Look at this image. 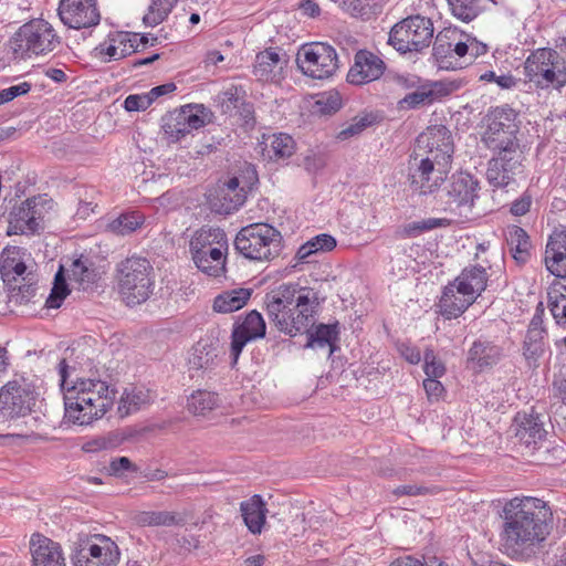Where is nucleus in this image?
Masks as SVG:
<instances>
[{
  "instance_id": "4c0bfd02",
  "label": "nucleus",
  "mask_w": 566,
  "mask_h": 566,
  "mask_svg": "<svg viewBox=\"0 0 566 566\" xmlns=\"http://www.w3.org/2000/svg\"><path fill=\"white\" fill-rule=\"evenodd\" d=\"M245 202L244 193H230L218 189L209 198V205L213 212L219 214H231L240 209Z\"/></svg>"
},
{
  "instance_id": "5701e85b",
  "label": "nucleus",
  "mask_w": 566,
  "mask_h": 566,
  "mask_svg": "<svg viewBox=\"0 0 566 566\" xmlns=\"http://www.w3.org/2000/svg\"><path fill=\"white\" fill-rule=\"evenodd\" d=\"M30 553L32 566H66L61 545L42 534L31 536Z\"/></svg>"
},
{
  "instance_id": "69168bd1",
  "label": "nucleus",
  "mask_w": 566,
  "mask_h": 566,
  "mask_svg": "<svg viewBox=\"0 0 566 566\" xmlns=\"http://www.w3.org/2000/svg\"><path fill=\"white\" fill-rule=\"evenodd\" d=\"M533 205V195L530 190H525L518 198L512 201L510 213L514 217H523L527 214Z\"/></svg>"
},
{
  "instance_id": "58836bf2",
  "label": "nucleus",
  "mask_w": 566,
  "mask_h": 566,
  "mask_svg": "<svg viewBox=\"0 0 566 566\" xmlns=\"http://www.w3.org/2000/svg\"><path fill=\"white\" fill-rule=\"evenodd\" d=\"M427 146L430 151L437 150L443 157L451 158L453 153V140L451 132L444 125H434L428 128Z\"/></svg>"
},
{
  "instance_id": "393cba45",
  "label": "nucleus",
  "mask_w": 566,
  "mask_h": 566,
  "mask_svg": "<svg viewBox=\"0 0 566 566\" xmlns=\"http://www.w3.org/2000/svg\"><path fill=\"white\" fill-rule=\"evenodd\" d=\"M544 263L554 276H566V230L554 231L548 237Z\"/></svg>"
},
{
  "instance_id": "f3484780",
  "label": "nucleus",
  "mask_w": 566,
  "mask_h": 566,
  "mask_svg": "<svg viewBox=\"0 0 566 566\" xmlns=\"http://www.w3.org/2000/svg\"><path fill=\"white\" fill-rule=\"evenodd\" d=\"M266 325L262 315L253 310L242 321L238 319L232 328L230 356L232 365L237 364L244 346L254 339L265 336Z\"/></svg>"
},
{
  "instance_id": "c85d7f7f",
  "label": "nucleus",
  "mask_w": 566,
  "mask_h": 566,
  "mask_svg": "<svg viewBox=\"0 0 566 566\" xmlns=\"http://www.w3.org/2000/svg\"><path fill=\"white\" fill-rule=\"evenodd\" d=\"M276 49L270 48L256 54L253 73L261 81H275L280 77L287 60Z\"/></svg>"
},
{
  "instance_id": "9d476101",
  "label": "nucleus",
  "mask_w": 566,
  "mask_h": 566,
  "mask_svg": "<svg viewBox=\"0 0 566 566\" xmlns=\"http://www.w3.org/2000/svg\"><path fill=\"white\" fill-rule=\"evenodd\" d=\"M119 548L109 537L102 534L80 535L73 543L71 562L73 566H116Z\"/></svg>"
},
{
  "instance_id": "f03ea898",
  "label": "nucleus",
  "mask_w": 566,
  "mask_h": 566,
  "mask_svg": "<svg viewBox=\"0 0 566 566\" xmlns=\"http://www.w3.org/2000/svg\"><path fill=\"white\" fill-rule=\"evenodd\" d=\"M313 287L297 284H282L266 294V314L275 328L294 337L308 332L315 324V316L324 301Z\"/></svg>"
},
{
  "instance_id": "0e129e2a",
  "label": "nucleus",
  "mask_w": 566,
  "mask_h": 566,
  "mask_svg": "<svg viewBox=\"0 0 566 566\" xmlns=\"http://www.w3.org/2000/svg\"><path fill=\"white\" fill-rule=\"evenodd\" d=\"M138 467L133 463L127 457H118L113 459L108 465V472L116 478L124 476L127 472L136 473Z\"/></svg>"
},
{
  "instance_id": "6e6552de",
  "label": "nucleus",
  "mask_w": 566,
  "mask_h": 566,
  "mask_svg": "<svg viewBox=\"0 0 566 566\" xmlns=\"http://www.w3.org/2000/svg\"><path fill=\"white\" fill-rule=\"evenodd\" d=\"M527 80L538 88L566 85V61L558 51L541 48L532 52L524 63Z\"/></svg>"
},
{
  "instance_id": "1a4fd4ad",
  "label": "nucleus",
  "mask_w": 566,
  "mask_h": 566,
  "mask_svg": "<svg viewBox=\"0 0 566 566\" xmlns=\"http://www.w3.org/2000/svg\"><path fill=\"white\" fill-rule=\"evenodd\" d=\"M54 201L46 193L33 196L14 205L8 214V235H33L44 230V218Z\"/></svg>"
},
{
  "instance_id": "6ab92c4d",
  "label": "nucleus",
  "mask_w": 566,
  "mask_h": 566,
  "mask_svg": "<svg viewBox=\"0 0 566 566\" xmlns=\"http://www.w3.org/2000/svg\"><path fill=\"white\" fill-rule=\"evenodd\" d=\"M449 163H433L430 158H423L417 168L410 172L409 182L413 191L420 195L433 193L444 182L446 168Z\"/></svg>"
},
{
  "instance_id": "e2e57ef3",
  "label": "nucleus",
  "mask_w": 566,
  "mask_h": 566,
  "mask_svg": "<svg viewBox=\"0 0 566 566\" xmlns=\"http://www.w3.org/2000/svg\"><path fill=\"white\" fill-rule=\"evenodd\" d=\"M423 370L428 378H440L446 373V367L441 360H439L432 349H426L423 355Z\"/></svg>"
},
{
  "instance_id": "774afa93",
  "label": "nucleus",
  "mask_w": 566,
  "mask_h": 566,
  "mask_svg": "<svg viewBox=\"0 0 566 566\" xmlns=\"http://www.w3.org/2000/svg\"><path fill=\"white\" fill-rule=\"evenodd\" d=\"M234 116L243 122V125L249 128H253L255 125L254 105L248 102L245 98L240 103L239 108L234 112Z\"/></svg>"
},
{
  "instance_id": "ea45409f",
  "label": "nucleus",
  "mask_w": 566,
  "mask_h": 566,
  "mask_svg": "<svg viewBox=\"0 0 566 566\" xmlns=\"http://www.w3.org/2000/svg\"><path fill=\"white\" fill-rule=\"evenodd\" d=\"M336 244V239L333 235L328 233L317 234L297 249L295 259L300 262H304L313 254L334 250Z\"/></svg>"
},
{
  "instance_id": "a878e982",
  "label": "nucleus",
  "mask_w": 566,
  "mask_h": 566,
  "mask_svg": "<svg viewBox=\"0 0 566 566\" xmlns=\"http://www.w3.org/2000/svg\"><path fill=\"white\" fill-rule=\"evenodd\" d=\"M227 245L226 232L220 228H201L190 240L189 251L195 263L206 261L207 250L218 248L219 244Z\"/></svg>"
},
{
  "instance_id": "09e8293b",
  "label": "nucleus",
  "mask_w": 566,
  "mask_h": 566,
  "mask_svg": "<svg viewBox=\"0 0 566 566\" xmlns=\"http://www.w3.org/2000/svg\"><path fill=\"white\" fill-rule=\"evenodd\" d=\"M244 98L245 91L241 86L235 85H231L217 96L221 113L229 116H234V112Z\"/></svg>"
},
{
  "instance_id": "680f3d73",
  "label": "nucleus",
  "mask_w": 566,
  "mask_h": 566,
  "mask_svg": "<svg viewBox=\"0 0 566 566\" xmlns=\"http://www.w3.org/2000/svg\"><path fill=\"white\" fill-rule=\"evenodd\" d=\"M547 307L554 317L556 324L559 326L566 327V295L562 296H548L547 297Z\"/></svg>"
},
{
  "instance_id": "72a5a7b5",
  "label": "nucleus",
  "mask_w": 566,
  "mask_h": 566,
  "mask_svg": "<svg viewBox=\"0 0 566 566\" xmlns=\"http://www.w3.org/2000/svg\"><path fill=\"white\" fill-rule=\"evenodd\" d=\"M69 272L70 280L77 283L83 291L91 289L98 277L93 260L83 255L73 260Z\"/></svg>"
},
{
  "instance_id": "423d86ee",
  "label": "nucleus",
  "mask_w": 566,
  "mask_h": 566,
  "mask_svg": "<svg viewBox=\"0 0 566 566\" xmlns=\"http://www.w3.org/2000/svg\"><path fill=\"white\" fill-rule=\"evenodd\" d=\"M235 250L252 261H271L283 249L281 232L269 223H252L243 227L234 239Z\"/></svg>"
},
{
  "instance_id": "864d4df0",
  "label": "nucleus",
  "mask_w": 566,
  "mask_h": 566,
  "mask_svg": "<svg viewBox=\"0 0 566 566\" xmlns=\"http://www.w3.org/2000/svg\"><path fill=\"white\" fill-rule=\"evenodd\" d=\"M374 122L375 116L373 114L357 116L353 118V122L347 127H345L337 134V138L339 140H346L350 137L357 136L367 127L371 126Z\"/></svg>"
},
{
  "instance_id": "7c9ffc66",
  "label": "nucleus",
  "mask_w": 566,
  "mask_h": 566,
  "mask_svg": "<svg viewBox=\"0 0 566 566\" xmlns=\"http://www.w3.org/2000/svg\"><path fill=\"white\" fill-rule=\"evenodd\" d=\"M240 510L243 522L252 534H260L266 518V507L261 495L254 494L249 500L241 502Z\"/></svg>"
},
{
  "instance_id": "bf43d9fd",
  "label": "nucleus",
  "mask_w": 566,
  "mask_h": 566,
  "mask_svg": "<svg viewBox=\"0 0 566 566\" xmlns=\"http://www.w3.org/2000/svg\"><path fill=\"white\" fill-rule=\"evenodd\" d=\"M440 491L441 489L436 485L405 484L397 486L392 494L396 496H426L438 494Z\"/></svg>"
},
{
  "instance_id": "37998d69",
  "label": "nucleus",
  "mask_w": 566,
  "mask_h": 566,
  "mask_svg": "<svg viewBox=\"0 0 566 566\" xmlns=\"http://www.w3.org/2000/svg\"><path fill=\"white\" fill-rule=\"evenodd\" d=\"M184 114L185 111L175 109L163 116L161 128L169 143H177L189 134Z\"/></svg>"
},
{
  "instance_id": "ddd939ff",
  "label": "nucleus",
  "mask_w": 566,
  "mask_h": 566,
  "mask_svg": "<svg viewBox=\"0 0 566 566\" xmlns=\"http://www.w3.org/2000/svg\"><path fill=\"white\" fill-rule=\"evenodd\" d=\"M486 127L482 140L489 149L509 147V143L518 144L516 134L520 129L517 113L510 105L491 107L483 117Z\"/></svg>"
},
{
  "instance_id": "2eb2a0df",
  "label": "nucleus",
  "mask_w": 566,
  "mask_h": 566,
  "mask_svg": "<svg viewBox=\"0 0 566 566\" xmlns=\"http://www.w3.org/2000/svg\"><path fill=\"white\" fill-rule=\"evenodd\" d=\"M296 64L304 75L324 80L334 75L338 69V59L333 46L314 42L301 46L296 55Z\"/></svg>"
},
{
  "instance_id": "f704fd0d",
  "label": "nucleus",
  "mask_w": 566,
  "mask_h": 566,
  "mask_svg": "<svg viewBox=\"0 0 566 566\" xmlns=\"http://www.w3.org/2000/svg\"><path fill=\"white\" fill-rule=\"evenodd\" d=\"M251 294L252 290L244 287L223 292L214 298L213 310L218 313H231L239 311L250 300Z\"/></svg>"
},
{
  "instance_id": "9b49d317",
  "label": "nucleus",
  "mask_w": 566,
  "mask_h": 566,
  "mask_svg": "<svg viewBox=\"0 0 566 566\" xmlns=\"http://www.w3.org/2000/svg\"><path fill=\"white\" fill-rule=\"evenodd\" d=\"M433 38V23L423 15H409L397 22L389 32L388 43L398 52H420Z\"/></svg>"
},
{
  "instance_id": "20e7f679",
  "label": "nucleus",
  "mask_w": 566,
  "mask_h": 566,
  "mask_svg": "<svg viewBox=\"0 0 566 566\" xmlns=\"http://www.w3.org/2000/svg\"><path fill=\"white\" fill-rule=\"evenodd\" d=\"M59 44L60 38L53 27L43 19H34L21 25L3 45L0 63L7 65L30 59L32 55H44L52 52Z\"/></svg>"
},
{
  "instance_id": "f257e3e1",
  "label": "nucleus",
  "mask_w": 566,
  "mask_h": 566,
  "mask_svg": "<svg viewBox=\"0 0 566 566\" xmlns=\"http://www.w3.org/2000/svg\"><path fill=\"white\" fill-rule=\"evenodd\" d=\"M502 518L503 553L514 560L526 562L536 555L538 545L548 535L553 513L541 499L514 497L503 506Z\"/></svg>"
},
{
  "instance_id": "4be33fe9",
  "label": "nucleus",
  "mask_w": 566,
  "mask_h": 566,
  "mask_svg": "<svg viewBox=\"0 0 566 566\" xmlns=\"http://www.w3.org/2000/svg\"><path fill=\"white\" fill-rule=\"evenodd\" d=\"M480 181L473 175L464 171L452 175L447 187L449 202L458 207L474 206L479 198Z\"/></svg>"
},
{
  "instance_id": "5fc2aeb1",
  "label": "nucleus",
  "mask_w": 566,
  "mask_h": 566,
  "mask_svg": "<svg viewBox=\"0 0 566 566\" xmlns=\"http://www.w3.org/2000/svg\"><path fill=\"white\" fill-rule=\"evenodd\" d=\"M449 224V220L441 218H428L421 221H415L408 223L405 227V233L407 237H417L422 232L433 230L436 228L446 227Z\"/></svg>"
},
{
  "instance_id": "dca6fc26",
  "label": "nucleus",
  "mask_w": 566,
  "mask_h": 566,
  "mask_svg": "<svg viewBox=\"0 0 566 566\" xmlns=\"http://www.w3.org/2000/svg\"><path fill=\"white\" fill-rule=\"evenodd\" d=\"M460 87L455 81H424L397 103L398 109L409 111L433 104L436 101L450 95Z\"/></svg>"
},
{
  "instance_id": "c9c22d12",
  "label": "nucleus",
  "mask_w": 566,
  "mask_h": 566,
  "mask_svg": "<svg viewBox=\"0 0 566 566\" xmlns=\"http://www.w3.org/2000/svg\"><path fill=\"white\" fill-rule=\"evenodd\" d=\"M228 244H219L218 248L207 250L206 261L195 263L199 271L211 277H220L226 274Z\"/></svg>"
},
{
  "instance_id": "473e14b6",
  "label": "nucleus",
  "mask_w": 566,
  "mask_h": 566,
  "mask_svg": "<svg viewBox=\"0 0 566 566\" xmlns=\"http://www.w3.org/2000/svg\"><path fill=\"white\" fill-rule=\"evenodd\" d=\"M455 291L454 284L446 286L439 300V312L446 319L459 317L475 301V297L460 298L455 295Z\"/></svg>"
},
{
  "instance_id": "c756f323",
  "label": "nucleus",
  "mask_w": 566,
  "mask_h": 566,
  "mask_svg": "<svg viewBox=\"0 0 566 566\" xmlns=\"http://www.w3.org/2000/svg\"><path fill=\"white\" fill-rule=\"evenodd\" d=\"M505 240L512 258L517 264H525L531 259L532 241L528 233L516 224L506 227Z\"/></svg>"
},
{
  "instance_id": "a18cd8bd",
  "label": "nucleus",
  "mask_w": 566,
  "mask_h": 566,
  "mask_svg": "<svg viewBox=\"0 0 566 566\" xmlns=\"http://www.w3.org/2000/svg\"><path fill=\"white\" fill-rule=\"evenodd\" d=\"M144 223V217L138 211L125 212L112 220L107 229L118 235H128Z\"/></svg>"
},
{
  "instance_id": "e433bc0d",
  "label": "nucleus",
  "mask_w": 566,
  "mask_h": 566,
  "mask_svg": "<svg viewBox=\"0 0 566 566\" xmlns=\"http://www.w3.org/2000/svg\"><path fill=\"white\" fill-rule=\"evenodd\" d=\"M221 399L218 394L207 390L193 391L188 398L187 408L193 416H207L219 408Z\"/></svg>"
},
{
  "instance_id": "aec40b11",
  "label": "nucleus",
  "mask_w": 566,
  "mask_h": 566,
  "mask_svg": "<svg viewBox=\"0 0 566 566\" xmlns=\"http://www.w3.org/2000/svg\"><path fill=\"white\" fill-rule=\"evenodd\" d=\"M385 70L386 64L378 55L368 50H359L347 73V81L354 85H364L378 80Z\"/></svg>"
},
{
  "instance_id": "c03bdc74",
  "label": "nucleus",
  "mask_w": 566,
  "mask_h": 566,
  "mask_svg": "<svg viewBox=\"0 0 566 566\" xmlns=\"http://www.w3.org/2000/svg\"><path fill=\"white\" fill-rule=\"evenodd\" d=\"M382 0H342V8L352 17L369 20L382 10Z\"/></svg>"
},
{
  "instance_id": "8fccbe9b",
  "label": "nucleus",
  "mask_w": 566,
  "mask_h": 566,
  "mask_svg": "<svg viewBox=\"0 0 566 566\" xmlns=\"http://www.w3.org/2000/svg\"><path fill=\"white\" fill-rule=\"evenodd\" d=\"M218 354L211 345L198 343L189 358V364L195 369H210L216 365Z\"/></svg>"
},
{
  "instance_id": "603ef678",
  "label": "nucleus",
  "mask_w": 566,
  "mask_h": 566,
  "mask_svg": "<svg viewBox=\"0 0 566 566\" xmlns=\"http://www.w3.org/2000/svg\"><path fill=\"white\" fill-rule=\"evenodd\" d=\"M270 148L269 153H273V155L270 156L271 158L275 160L286 159L294 154L295 142L290 135L279 133L272 136Z\"/></svg>"
},
{
  "instance_id": "a211bd4d",
  "label": "nucleus",
  "mask_w": 566,
  "mask_h": 566,
  "mask_svg": "<svg viewBox=\"0 0 566 566\" xmlns=\"http://www.w3.org/2000/svg\"><path fill=\"white\" fill-rule=\"evenodd\" d=\"M59 15L61 21L72 29L94 27L101 19L96 0H61Z\"/></svg>"
},
{
  "instance_id": "3c124183",
  "label": "nucleus",
  "mask_w": 566,
  "mask_h": 566,
  "mask_svg": "<svg viewBox=\"0 0 566 566\" xmlns=\"http://www.w3.org/2000/svg\"><path fill=\"white\" fill-rule=\"evenodd\" d=\"M70 294V289L64 275V266L61 265L54 276L51 293L46 298L45 305L49 308H59L65 297Z\"/></svg>"
},
{
  "instance_id": "13d9d810",
  "label": "nucleus",
  "mask_w": 566,
  "mask_h": 566,
  "mask_svg": "<svg viewBox=\"0 0 566 566\" xmlns=\"http://www.w3.org/2000/svg\"><path fill=\"white\" fill-rule=\"evenodd\" d=\"M247 171L249 174V181L244 185H241V181L238 177L230 178L227 182L223 184L219 189L227 191L230 193H244L247 196L248 190L251 189V186L258 181V175L253 167H248Z\"/></svg>"
},
{
  "instance_id": "412c9836",
  "label": "nucleus",
  "mask_w": 566,
  "mask_h": 566,
  "mask_svg": "<svg viewBox=\"0 0 566 566\" xmlns=\"http://www.w3.org/2000/svg\"><path fill=\"white\" fill-rule=\"evenodd\" d=\"M503 348L494 342L480 337L473 342L467 353V368L474 373L492 369L503 358Z\"/></svg>"
},
{
  "instance_id": "de8ad7c7",
  "label": "nucleus",
  "mask_w": 566,
  "mask_h": 566,
  "mask_svg": "<svg viewBox=\"0 0 566 566\" xmlns=\"http://www.w3.org/2000/svg\"><path fill=\"white\" fill-rule=\"evenodd\" d=\"M179 0H151L143 22L148 27H156L164 22Z\"/></svg>"
},
{
  "instance_id": "49530a36",
  "label": "nucleus",
  "mask_w": 566,
  "mask_h": 566,
  "mask_svg": "<svg viewBox=\"0 0 566 566\" xmlns=\"http://www.w3.org/2000/svg\"><path fill=\"white\" fill-rule=\"evenodd\" d=\"M8 290L9 302L14 305L28 304L35 296L36 284L32 282L31 277L25 281L18 283L10 282V285H6Z\"/></svg>"
},
{
  "instance_id": "2f4dec72",
  "label": "nucleus",
  "mask_w": 566,
  "mask_h": 566,
  "mask_svg": "<svg viewBox=\"0 0 566 566\" xmlns=\"http://www.w3.org/2000/svg\"><path fill=\"white\" fill-rule=\"evenodd\" d=\"M305 334L307 336L305 348H323L328 346L332 354L339 339V324L338 322L334 324L321 323L315 326L314 331H312V327H308V332Z\"/></svg>"
},
{
  "instance_id": "a19ab883",
  "label": "nucleus",
  "mask_w": 566,
  "mask_h": 566,
  "mask_svg": "<svg viewBox=\"0 0 566 566\" xmlns=\"http://www.w3.org/2000/svg\"><path fill=\"white\" fill-rule=\"evenodd\" d=\"M137 525L145 526H174L182 525L184 518L169 511H143L134 517Z\"/></svg>"
},
{
  "instance_id": "338daca9",
  "label": "nucleus",
  "mask_w": 566,
  "mask_h": 566,
  "mask_svg": "<svg viewBox=\"0 0 566 566\" xmlns=\"http://www.w3.org/2000/svg\"><path fill=\"white\" fill-rule=\"evenodd\" d=\"M148 93L146 94H132L128 95L124 101V108L127 112L145 111L151 105Z\"/></svg>"
},
{
  "instance_id": "4d7b16f0",
  "label": "nucleus",
  "mask_w": 566,
  "mask_h": 566,
  "mask_svg": "<svg viewBox=\"0 0 566 566\" xmlns=\"http://www.w3.org/2000/svg\"><path fill=\"white\" fill-rule=\"evenodd\" d=\"M20 259V248L12 247L6 248L1 253L0 259V274L4 285H10V271L14 263Z\"/></svg>"
},
{
  "instance_id": "4468645a",
  "label": "nucleus",
  "mask_w": 566,
  "mask_h": 566,
  "mask_svg": "<svg viewBox=\"0 0 566 566\" xmlns=\"http://www.w3.org/2000/svg\"><path fill=\"white\" fill-rule=\"evenodd\" d=\"M497 155L493 156L486 168V180L493 188H506L515 184L516 177L524 172L523 151L520 144L509 143V147L496 148Z\"/></svg>"
},
{
  "instance_id": "b1692460",
  "label": "nucleus",
  "mask_w": 566,
  "mask_h": 566,
  "mask_svg": "<svg viewBox=\"0 0 566 566\" xmlns=\"http://www.w3.org/2000/svg\"><path fill=\"white\" fill-rule=\"evenodd\" d=\"M75 382H91L90 386H85V389L93 391L97 400L101 398H109L112 405H114L117 390L112 382L111 375L104 367H97L90 363L87 377L76 375L72 379L71 377L69 378L70 385H74Z\"/></svg>"
},
{
  "instance_id": "bb28decb",
  "label": "nucleus",
  "mask_w": 566,
  "mask_h": 566,
  "mask_svg": "<svg viewBox=\"0 0 566 566\" xmlns=\"http://www.w3.org/2000/svg\"><path fill=\"white\" fill-rule=\"evenodd\" d=\"M458 38V29H444L440 31L433 42L432 55L441 70L461 69V63L453 56V42Z\"/></svg>"
},
{
  "instance_id": "39448f33",
  "label": "nucleus",
  "mask_w": 566,
  "mask_h": 566,
  "mask_svg": "<svg viewBox=\"0 0 566 566\" xmlns=\"http://www.w3.org/2000/svg\"><path fill=\"white\" fill-rule=\"evenodd\" d=\"M118 291L128 306L145 303L154 293L156 274L150 261L133 255L117 268Z\"/></svg>"
},
{
  "instance_id": "6e6d98bb",
  "label": "nucleus",
  "mask_w": 566,
  "mask_h": 566,
  "mask_svg": "<svg viewBox=\"0 0 566 566\" xmlns=\"http://www.w3.org/2000/svg\"><path fill=\"white\" fill-rule=\"evenodd\" d=\"M143 402L144 395L142 391L135 392L134 390L128 391L125 389L120 397L117 411L120 417H126L137 411Z\"/></svg>"
},
{
  "instance_id": "0eeeda50",
  "label": "nucleus",
  "mask_w": 566,
  "mask_h": 566,
  "mask_svg": "<svg viewBox=\"0 0 566 566\" xmlns=\"http://www.w3.org/2000/svg\"><path fill=\"white\" fill-rule=\"evenodd\" d=\"M511 429L532 454L538 452V460L543 462L564 460L565 449L559 446L551 448L549 442L546 441L547 431L539 415L520 411L515 415Z\"/></svg>"
},
{
  "instance_id": "7ed1b4c3",
  "label": "nucleus",
  "mask_w": 566,
  "mask_h": 566,
  "mask_svg": "<svg viewBox=\"0 0 566 566\" xmlns=\"http://www.w3.org/2000/svg\"><path fill=\"white\" fill-rule=\"evenodd\" d=\"M75 371L66 359L59 363L60 387L64 399V418L74 424L87 426L102 418L112 407L109 398L96 399L93 391L85 389L91 382L69 384V378Z\"/></svg>"
},
{
  "instance_id": "f8f14e48",
  "label": "nucleus",
  "mask_w": 566,
  "mask_h": 566,
  "mask_svg": "<svg viewBox=\"0 0 566 566\" xmlns=\"http://www.w3.org/2000/svg\"><path fill=\"white\" fill-rule=\"evenodd\" d=\"M39 392L25 379L8 381L0 389V422L25 417L34 411Z\"/></svg>"
},
{
  "instance_id": "79ce46f5",
  "label": "nucleus",
  "mask_w": 566,
  "mask_h": 566,
  "mask_svg": "<svg viewBox=\"0 0 566 566\" xmlns=\"http://www.w3.org/2000/svg\"><path fill=\"white\" fill-rule=\"evenodd\" d=\"M523 355L527 361H536L544 353V329L537 325L535 318L527 329L524 345Z\"/></svg>"
},
{
  "instance_id": "052dcab7",
  "label": "nucleus",
  "mask_w": 566,
  "mask_h": 566,
  "mask_svg": "<svg viewBox=\"0 0 566 566\" xmlns=\"http://www.w3.org/2000/svg\"><path fill=\"white\" fill-rule=\"evenodd\" d=\"M342 106V99L338 93H327L319 96L315 102V109L322 115L335 114Z\"/></svg>"
},
{
  "instance_id": "cd10ccee",
  "label": "nucleus",
  "mask_w": 566,
  "mask_h": 566,
  "mask_svg": "<svg viewBox=\"0 0 566 566\" xmlns=\"http://www.w3.org/2000/svg\"><path fill=\"white\" fill-rule=\"evenodd\" d=\"M488 280V272L482 265H470L462 270L453 284L459 294L475 297L474 294L481 295L485 291Z\"/></svg>"
}]
</instances>
